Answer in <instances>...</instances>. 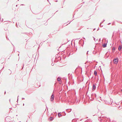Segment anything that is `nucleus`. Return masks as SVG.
Listing matches in <instances>:
<instances>
[{
    "label": "nucleus",
    "instance_id": "4c0bfd02",
    "mask_svg": "<svg viewBox=\"0 0 122 122\" xmlns=\"http://www.w3.org/2000/svg\"><path fill=\"white\" fill-rule=\"evenodd\" d=\"M111 24V23H109L108 24V25H109V24Z\"/></svg>",
    "mask_w": 122,
    "mask_h": 122
},
{
    "label": "nucleus",
    "instance_id": "6e6552de",
    "mask_svg": "<svg viewBox=\"0 0 122 122\" xmlns=\"http://www.w3.org/2000/svg\"><path fill=\"white\" fill-rule=\"evenodd\" d=\"M115 49H116V48H115V47H113L112 48V52L113 53L114 52Z\"/></svg>",
    "mask_w": 122,
    "mask_h": 122
},
{
    "label": "nucleus",
    "instance_id": "9d476101",
    "mask_svg": "<svg viewBox=\"0 0 122 122\" xmlns=\"http://www.w3.org/2000/svg\"><path fill=\"white\" fill-rule=\"evenodd\" d=\"M94 75L96 76H97V73L96 71L95 70L94 71Z\"/></svg>",
    "mask_w": 122,
    "mask_h": 122
},
{
    "label": "nucleus",
    "instance_id": "393cba45",
    "mask_svg": "<svg viewBox=\"0 0 122 122\" xmlns=\"http://www.w3.org/2000/svg\"><path fill=\"white\" fill-rule=\"evenodd\" d=\"M16 27H18V25H17V23H16Z\"/></svg>",
    "mask_w": 122,
    "mask_h": 122
},
{
    "label": "nucleus",
    "instance_id": "c756f323",
    "mask_svg": "<svg viewBox=\"0 0 122 122\" xmlns=\"http://www.w3.org/2000/svg\"><path fill=\"white\" fill-rule=\"evenodd\" d=\"M99 30V27L98 28L97 30Z\"/></svg>",
    "mask_w": 122,
    "mask_h": 122
},
{
    "label": "nucleus",
    "instance_id": "79ce46f5",
    "mask_svg": "<svg viewBox=\"0 0 122 122\" xmlns=\"http://www.w3.org/2000/svg\"><path fill=\"white\" fill-rule=\"evenodd\" d=\"M64 78L65 79H66V78Z\"/></svg>",
    "mask_w": 122,
    "mask_h": 122
},
{
    "label": "nucleus",
    "instance_id": "cd10ccee",
    "mask_svg": "<svg viewBox=\"0 0 122 122\" xmlns=\"http://www.w3.org/2000/svg\"><path fill=\"white\" fill-rule=\"evenodd\" d=\"M93 37L94 38V40L95 41V40H96L95 38L94 37Z\"/></svg>",
    "mask_w": 122,
    "mask_h": 122
},
{
    "label": "nucleus",
    "instance_id": "4d7b16f0",
    "mask_svg": "<svg viewBox=\"0 0 122 122\" xmlns=\"http://www.w3.org/2000/svg\"><path fill=\"white\" fill-rule=\"evenodd\" d=\"M13 51H15V50H14V49H13Z\"/></svg>",
    "mask_w": 122,
    "mask_h": 122
},
{
    "label": "nucleus",
    "instance_id": "052dcab7",
    "mask_svg": "<svg viewBox=\"0 0 122 122\" xmlns=\"http://www.w3.org/2000/svg\"><path fill=\"white\" fill-rule=\"evenodd\" d=\"M13 45V46H14V45H13Z\"/></svg>",
    "mask_w": 122,
    "mask_h": 122
},
{
    "label": "nucleus",
    "instance_id": "774afa93",
    "mask_svg": "<svg viewBox=\"0 0 122 122\" xmlns=\"http://www.w3.org/2000/svg\"><path fill=\"white\" fill-rule=\"evenodd\" d=\"M121 91H122V89L121 90Z\"/></svg>",
    "mask_w": 122,
    "mask_h": 122
},
{
    "label": "nucleus",
    "instance_id": "aec40b11",
    "mask_svg": "<svg viewBox=\"0 0 122 122\" xmlns=\"http://www.w3.org/2000/svg\"><path fill=\"white\" fill-rule=\"evenodd\" d=\"M105 21V20H103V21L101 23V24L102 23H103Z\"/></svg>",
    "mask_w": 122,
    "mask_h": 122
},
{
    "label": "nucleus",
    "instance_id": "a19ab883",
    "mask_svg": "<svg viewBox=\"0 0 122 122\" xmlns=\"http://www.w3.org/2000/svg\"><path fill=\"white\" fill-rule=\"evenodd\" d=\"M83 38L84 39H85V38L84 37H83Z\"/></svg>",
    "mask_w": 122,
    "mask_h": 122
},
{
    "label": "nucleus",
    "instance_id": "603ef678",
    "mask_svg": "<svg viewBox=\"0 0 122 122\" xmlns=\"http://www.w3.org/2000/svg\"><path fill=\"white\" fill-rule=\"evenodd\" d=\"M1 19V18L0 17V20Z\"/></svg>",
    "mask_w": 122,
    "mask_h": 122
},
{
    "label": "nucleus",
    "instance_id": "69168bd1",
    "mask_svg": "<svg viewBox=\"0 0 122 122\" xmlns=\"http://www.w3.org/2000/svg\"><path fill=\"white\" fill-rule=\"evenodd\" d=\"M87 28V29H89V28Z\"/></svg>",
    "mask_w": 122,
    "mask_h": 122
},
{
    "label": "nucleus",
    "instance_id": "20e7f679",
    "mask_svg": "<svg viewBox=\"0 0 122 122\" xmlns=\"http://www.w3.org/2000/svg\"><path fill=\"white\" fill-rule=\"evenodd\" d=\"M108 42V41L107 40V42L106 43H105L104 44H103L102 45V47L103 48L106 47L107 46V43Z\"/></svg>",
    "mask_w": 122,
    "mask_h": 122
},
{
    "label": "nucleus",
    "instance_id": "f03ea898",
    "mask_svg": "<svg viewBox=\"0 0 122 122\" xmlns=\"http://www.w3.org/2000/svg\"><path fill=\"white\" fill-rule=\"evenodd\" d=\"M96 84H94L93 85L92 87V90L93 91H94L95 90L96 88Z\"/></svg>",
    "mask_w": 122,
    "mask_h": 122
},
{
    "label": "nucleus",
    "instance_id": "4468645a",
    "mask_svg": "<svg viewBox=\"0 0 122 122\" xmlns=\"http://www.w3.org/2000/svg\"><path fill=\"white\" fill-rule=\"evenodd\" d=\"M114 69V68H112L110 69V70L111 72H112Z\"/></svg>",
    "mask_w": 122,
    "mask_h": 122
},
{
    "label": "nucleus",
    "instance_id": "a18cd8bd",
    "mask_svg": "<svg viewBox=\"0 0 122 122\" xmlns=\"http://www.w3.org/2000/svg\"><path fill=\"white\" fill-rule=\"evenodd\" d=\"M96 29V28H94V30H95Z\"/></svg>",
    "mask_w": 122,
    "mask_h": 122
},
{
    "label": "nucleus",
    "instance_id": "13d9d810",
    "mask_svg": "<svg viewBox=\"0 0 122 122\" xmlns=\"http://www.w3.org/2000/svg\"><path fill=\"white\" fill-rule=\"evenodd\" d=\"M13 51H15V50H14V49H13Z\"/></svg>",
    "mask_w": 122,
    "mask_h": 122
},
{
    "label": "nucleus",
    "instance_id": "c85d7f7f",
    "mask_svg": "<svg viewBox=\"0 0 122 122\" xmlns=\"http://www.w3.org/2000/svg\"><path fill=\"white\" fill-rule=\"evenodd\" d=\"M3 20V18L1 20V22H2Z\"/></svg>",
    "mask_w": 122,
    "mask_h": 122
},
{
    "label": "nucleus",
    "instance_id": "5701e85b",
    "mask_svg": "<svg viewBox=\"0 0 122 122\" xmlns=\"http://www.w3.org/2000/svg\"><path fill=\"white\" fill-rule=\"evenodd\" d=\"M94 97H96V94H95L94 95Z\"/></svg>",
    "mask_w": 122,
    "mask_h": 122
},
{
    "label": "nucleus",
    "instance_id": "9b49d317",
    "mask_svg": "<svg viewBox=\"0 0 122 122\" xmlns=\"http://www.w3.org/2000/svg\"><path fill=\"white\" fill-rule=\"evenodd\" d=\"M60 78V77H59L57 78V80L59 81H61Z\"/></svg>",
    "mask_w": 122,
    "mask_h": 122
},
{
    "label": "nucleus",
    "instance_id": "e433bc0d",
    "mask_svg": "<svg viewBox=\"0 0 122 122\" xmlns=\"http://www.w3.org/2000/svg\"><path fill=\"white\" fill-rule=\"evenodd\" d=\"M19 96H18V97H17V99H18V97H19Z\"/></svg>",
    "mask_w": 122,
    "mask_h": 122
},
{
    "label": "nucleus",
    "instance_id": "412c9836",
    "mask_svg": "<svg viewBox=\"0 0 122 122\" xmlns=\"http://www.w3.org/2000/svg\"><path fill=\"white\" fill-rule=\"evenodd\" d=\"M24 64H23V66H22V69H23V67H24Z\"/></svg>",
    "mask_w": 122,
    "mask_h": 122
},
{
    "label": "nucleus",
    "instance_id": "ddd939ff",
    "mask_svg": "<svg viewBox=\"0 0 122 122\" xmlns=\"http://www.w3.org/2000/svg\"><path fill=\"white\" fill-rule=\"evenodd\" d=\"M53 118L52 117H51L49 118V120L50 121H51L53 119Z\"/></svg>",
    "mask_w": 122,
    "mask_h": 122
},
{
    "label": "nucleus",
    "instance_id": "4be33fe9",
    "mask_svg": "<svg viewBox=\"0 0 122 122\" xmlns=\"http://www.w3.org/2000/svg\"><path fill=\"white\" fill-rule=\"evenodd\" d=\"M100 26L101 27H102L103 26V25H101V24H100Z\"/></svg>",
    "mask_w": 122,
    "mask_h": 122
},
{
    "label": "nucleus",
    "instance_id": "de8ad7c7",
    "mask_svg": "<svg viewBox=\"0 0 122 122\" xmlns=\"http://www.w3.org/2000/svg\"><path fill=\"white\" fill-rule=\"evenodd\" d=\"M18 5H16V7H17V6Z\"/></svg>",
    "mask_w": 122,
    "mask_h": 122
},
{
    "label": "nucleus",
    "instance_id": "680f3d73",
    "mask_svg": "<svg viewBox=\"0 0 122 122\" xmlns=\"http://www.w3.org/2000/svg\"><path fill=\"white\" fill-rule=\"evenodd\" d=\"M4 30H6V29H4Z\"/></svg>",
    "mask_w": 122,
    "mask_h": 122
},
{
    "label": "nucleus",
    "instance_id": "6ab92c4d",
    "mask_svg": "<svg viewBox=\"0 0 122 122\" xmlns=\"http://www.w3.org/2000/svg\"><path fill=\"white\" fill-rule=\"evenodd\" d=\"M54 63H52L51 64V65L52 66H54Z\"/></svg>",
    "mask_w": 122,
    "mask_h": 122
},
{
    "label": "nucleus",
    "instance_id": "8fccbe9b",
    "mask_svg": "<svg viewBox=\"0 0 122 122\" xmlns=\"http://www.w3.org/2000/svg\"><path fill=\"white\" fill-rule=\"evenodd\" d=\"M11 71V73L10 74H11V71Z\"/></svg>",
    "mask_w": 122,
    "mask_h": 122
},
{
    "label": "nucleus",
    "instance_id": "49530a36",
    "mask_svg": "<svg viewBox=\"0 0 122 122\" xmlns=\"http://www.w3.org/2000/svg\"><path fill=\"white\" fill-rule=\"evenodd\" d=\"M23 33V34H26V33Z\"/></svg>",
    "mask_w": 122,
    "mask_h": 122
},
{
    "label": "nucleus",
    "instance_id": "423d86ee",
    "mask_svg": "<svg viewBox=\"0 0 122 122\" xmlns=\"http://www.w3.org/2000/svg\"><path fill=\"white\" fill-rule=\"evenodd\" d=\"M122 46H118V50L119 51H121L122 49Z\"/></svg>",
    "mask_w": 122,
    "mask_h": 122
},
{
    "label": "nucleus",
    "instance_id": "1a4fd4ad",
    "mask_svg": "<svg viewBox=\"0 0 122 122\" xmlns=\"http://www.w3.org/2000/svg\"><path fill=\"white\" fill-rule=\"evenodd\" d=\"M66 57V56L65 54H64L62 55V57L63 59H65Z\"/></svg>",
    "mask_w": 122,
    "mask_h": 122
},
{
    "label": "nucleus",
    "instance_id": "7ed1b4c3",
    "mask_svg": "<svg viewBox=\"0 0 122 122\" xmlns=\"http://www.w3.org/2000/svg\"><path fill=\"white\" fill-rule=\"evenodd\" d=\"M81 41V40H80L79 41V42H78L79 44V45L81 44V46H83V45L84 44V40H83L82 41H81V42H82V43H83V44H81V42H80Z\"/></svg>",
    "mask_w": 122,
    "mask_h": 122
},
{
    "label": "nucleus",
    "instance_id": "dca6fc26",
    "mask_svg": "<svg viewBox=\"0 0 122 122\" xmlns=\"http://www.w3.org/2000/svg\"><path fill=\"white\" fill-rule=\"evenodd\" d=\"M67 55H68V57L70 55V53H69V54L68 55V53H67Z\"/></svg>",
    "mask_w": 122,
    "mask_h": 122
},
{
    "label": "nucleus",
    "instance_id": "a211bd4d",
    "mask_svg": "<svg viewBox=\"0 0 122 122\" xmlns=\"http://www.w3.org/2000/svg\"><path fill=\"white\" fill-rule=\"evenodd\" d=\"M78 101H79L78 100H76V102H78Z\"/></svg>",
    "mask_w": 122,
    "mask_h": 122
},
{
    "label": "nucleus",
    "instance_id": "3c124183",
    "mask_svg": "<svg viewBox=\"0 0 122 122\" xmlns=\"http://www.w3.org/2000/svg\"><path fill=\"white\" fill-rule=\"evenodd\" d=\"M56 2H57V0H56Z\"/></svg>",
    "mask_w": 122,
    "mask_h": 122
},
{
    "label": "nucleus",
    "instance_id": "f3484780",
    "mask_svg": "<svg viewBox=\"0 0 122 122\" xmlns=\"http://www.w3.org/2000/svg\"><path fill=\"white\" fill-rule=\"evenodd\" d=\"M70 78H71V79L72 78V76L71 75H71H70Z\"/></svg>",
    "mask_w": 122,
    "mask_h": 122
},
{
    "label": "nucleus",
    "instance_id": "2f4dec72",
    "mask_svg": "<svg viewBox=\"0 0 122 122\" xmlns=\"http://www.w3.org/2000/svg\"><path fill=\"white\" fill-rule=\"evenodd\" d=\"M22 99H25V98H22Z\"/></svg>",
    "mask_w": 122,
    "mask_h": 122
},
{
    "label": "nucleus",
    "instance_id": "338daca9",
    "mask_svg": "<svg viewBox=\"0 0 122 122\" xmlns=\"http://www.w3.org/2000/svg\"><path fill=\"white\" fill-rule=\"evenodd\" d=\"M97 40H98V39H97Z\"/></svg>",
    "mask_w": 122,
    "mask_h": 122
},
{
    "label": "nucleus",
    "instance_id": "864d4df0",
    "mask_svg": "<svg viewBox=\"0 0 122 122\" xmlns=\"http://www.w3.org/2000/svg\"><path fill=\"white\" fill-rule=\"evenodd\" d=\"M19 54H18V56H19Z\"/></svg>",
    "mask_w": 122,
    "mask_h": 122
},
{
    "label": "nucleus",
    "instance_id": "7c9ffc66",
    "mask_svg": "<svg viewBox=\"0 0 122 122\" xmlns=\"http://www.w3.org/2000/svg\"><path fill=\"white\" fill-rule=\"evenodd\" d=\"M24 4H21L20 5H24Z\"/></svg>",
    "mask_w": 122,
    "mask_h": 122
},
{
    "label": "nucleus",
    "instance_id": "f704fd0d",
    "mask_svg": "<svg viewBox=\"0 0 122 122\" xmlns=\"http://www.w3.org/2000/svg\"><path fill=\"white\" fill-rule=\"evenodd\" d=\"M67 42H66L65 43H64V44H66L67 43Z\"/></svg>",
    "mask_w": 122,
    "mask_h": 122
},
{
    "label": "nucleus",
    "instance_id": "37998d69",
    "mask_svg": "<svg viewBox=\"0 0 122 122\" xmlns=\"http://www.w3.org/2000/svg\"><path fill=\"white\" fill-rule=\"evenodd\" d=\"M112 73H113V72H112V74H111V75H112Z\"/></svg>",
    "mask_w": 122,
    "mask_h": 122
},
{
    "label": "nucleus",
    "instance_id": "0eeeda50",
    "mask_svg": "<svg viewBox=\"0 0 122 122\" xmlns=\"http://www.w3.org/2000/svg\"><path fill=\"white\" fill-rule=\"evenodd\" d=\"M87 82L86 83V86H87V85L88 86V87L87 88V89L88 90L89 89V85L90 84V82H89L88 84H87Z\"/></svg>",
    "mask_w": 122,
    "mask_h": 122
},
{
    "label": "nucleus",
    "instance_id": "58836bf2",
    "mask_svg": "<svg viewBox=\"0 0 122 122\" xmlns=\"http://www.w3.org/2000/svg\"><path fill=\"white\" fill-rule=\"evenodd\" d=\"M88 51H87V54H88Z\"/></svg>",
    "mask_w": 122,
    "mask_h": 122
},
{
    "label": "nucleus",
    "instance_id": "0e129e2a",
    "mask_svg": "<svg viewBox=\"0 0 122 122\" xmlns=\"http://www.w3.org/2000/svg\"><path fill=\"white\" fill-rule=\"evenodd\" d=\"M48 1H49V0H47Z\"/></svg>",
    "mask_w": 122,
    "mask_h": 122
},
{
    "label": "nucleus",
    "instance_id": "f8f14e48",
    "mask_svg": "<svg viewBox=\"0 0 122 122\" xmlns=\"http://www.w3.org/2000/svg\"><path fill=\"white\" fill-rule=\"evenodd\" d=\"M98 52V51H94L93 52V53L94 54H97Z\"/></svg>",
    "mask_w": 122,
    "mask_h": 122
},
{
    "label": "nucleus",
    "instance_id": "09e8293b",
    "mask_svg": "<svg viewBox=\"0 0 122 122\" xmlns=\"http://www.w3.org/2000/svg\"><path fill=\"white\" fill-rule=\"evenodd\" d=\"M4 68V67H3V68L1 70H3V69Z\"/></svg>",
    "mask_w": 122,
    "mask_h": 122
},
{
    "label": "nucleus",
    "instance_id": "bb28decb",
    "mask_svg": "<svg viewBox=\"0 0 122 122\" xmlns=\"http://www.w3.org/2000/svg\"><path fill=\"white\" fill-rule=\"evenodd\" d=\"M101 39L100 38H99V41H101Z\"/></svg>",
    "mask_w": 122,
    "mask_h": 122
},
{
    "label": "nucleus",
    "instance_id": "473e14b6",
    "mask_svg": "<svg viewBox=\"0 0 122 122\" xmlns=\"http://www.w3.org/2000/svg\"><path fill=\"white\" fill-rule=\"evenodd\" d=\"M6 91H5V92H4V94H6Z\"/></svg>",
    "mask_w": 122,
    "mask_h": 122
},
{
    "label": "nucleus",
    "instance_id": "2eb2a0df",
    "mask_svg": "<svg viewBox=\"0 0 122 122\" xmlns=\"http://www.w3.org/2000/svg\"><path fill=\"white\" fill-rule=\"evenodd\" d=\"M58 117H60L61 116V114L60 113H59L58 114Z\"/></svg>",
    "mask_w": 122,
    "mask_h": 122
},
{
    "label": "nucleus",
    "instance_id": "72a5a7b5",
    "mask_svg": "<svg viewBox=\"0 0 122 122\" xmlns=\"http://www.w3.org/2000/svg\"><path fill=\"white\" fill-rule=\"evenodd\" d=\"M77 50V48H76V50L75 51H76V50Z\"/></svg>",
    "mask_w": 122,
    "mask_h": 122
},
{
    "label": "nucleus",
    "instance_id": "b1692460",
    "mask_svg": "<svg viewBox=\"0 0 122 122\" xmlns=\"http://www.w3.org/2000/svg\"><path fill=\"white\" fill-rule=\"evenodd\" d=\"M6 38L7 40H9V39L7 37V36H6Z\"/></svg>",
    "mask_w": 122,
    "mask_h": 122
},
{
    "label": "nucleus",
    "instance_id": "39448f33",
    "mask_svg": "<svg viewBox=\"0 0 122 122\" xmlns=\"http://www.w3.org/2000/svg\"><path fill=\"white\" fill-rule=\"evenodd\" d=\"M54 96L53 94H52L51 95V98L50 99H54Z\"/></svg>",
    "mask_w": 122,
    "mask_h": 122
},
{
    "label": "nucleus",
    "instance_id": "5fc2aeb1",
    "mask_svg": "<svg viewBox=\"0 0 122 122\" xmlns=\"http://www.w3.org/2000/svg\"><path fill=\"white\" fill-rule=\"evenodd\" d=\"M88 90H87V93L88 92Z\"/></svg>",
    "mask_w": 122,
    "mask_h": 122
},
{
    "label": "nucleus",
    "instance_id": "e2e57ef3",
    "mask_svg": "<svg viewBox=\"0 0 122 122\" xmlns=\"http://www.w3.org/2000/svg\"><path fill=\"white\" fill-rule=\"evenodd\" d=\"M71 22H70V23L69 24H70V23Z\"/></svg>",
    "mask_w": 122,
    "mask_h": 122
},
{
    "label": "nucleus",
    "instance_id": "c9c22d12",
    "mask_svg": "<svg viewBox=\"0 0 122 122\" xmlns=\"http://www.w3.org/2000/svg\"><path fill=\"white\" fill-rule=\"evenodd\" d=\"M93 78V76L92 77V78Z\"/></svg>",
    "mask_w": 122,
    "mask_h": 122
},
{
    "label": "nucleus",
    "instance_id": "6e6d98bb",
    "mask_svg": "<svg viewBox=\"0 0 122 122\" xmlns=\"http://www.w3.org/2000/svg\"><path fill=\"white\" fill-rule=\"evenodd\" d=\"M13 51H15V50H14V49H13Z\"/></svg>",
    "mask_w": 122,
    "mask_h": 122
},
{
    "label": "nucleus",
    "instance_id": "f257e3e1",
    "mask_svg": "<svg viewBox=\"0 0 122 122\" xmlns=\"http://www.w3.org/2000/svg\"><path fill=\"white\" fill-rule=\"evenodd\" d=\"M118 57L115 58L113 59V63L115 64H117L118 63Z\"/></svg>",
    "mask_w": 122,
    "mask_h": 122
},
{
    "label": "nucleus",
    "instance_id": "c03bdc74",
    "mask_svg": "<svg viewBox=\"0 0 122 122\" xmlns=\"http://www.w3.org/2000/svg\"><path fill=\"white\" fill-rule=\"evenodd\" d=\"M80 39V38H78V39Z\"/></svg>",
    "mask_w": 122,
    "mask_h": 122
},
{
    "label": "nucleus",
    "instance_id": "ea45409f",
    "mask_svg": "<svg viewBox=\"0 0 122 122\" xmlns=\"http://www.w3.org/2000/svg\"><path fill=\"white\" fill-rule=\"evenodd\" d=\"M59 58H60V60H61V57H60Z\"/></svg>",
    "mask_w": 122,
    "mask_h": 122
},
{
    "label": "nucleus",
    "instance_id": "a878e982",
    "mask_svg": "<svg viewBox=\"0 0 122 122\" xmlns=\"http://www.w3.org/2000/svg\"><path fill=\"white\" fill-rule=\"evenodd\" d=\"M59 83L60 84H61V81H59Z\"/></svg>",
    "mask_w": 122,
    "mask_h": 122
},
{
    "label": "nucleus",
    "instance_id": "bf43d9fd",
    "mask_svg": "<svg viewBox=\"0 0 122 122\" xmlns=\"http://www.w3.org/2000/svg\"><path fill=\"white\" fill-rule=\"evenodd\" d=\"M82 5H81V6H80V7H81V6H82Z\"/></svg>",
    "mask_w": 122,
    "mask_h": 122
}]
</instances>
